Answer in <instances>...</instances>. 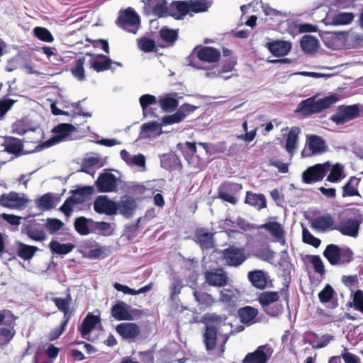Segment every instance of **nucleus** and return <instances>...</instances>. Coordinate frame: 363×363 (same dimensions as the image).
Returning <instances> with one entry per match:
<instances>
[{
    "instance_id": "f257e3e1",
    "label": "nucleus",
    "mask_w": 363,
    "mask_h": 363,
    "mask_svg": "<svg viewBox=\"0 0 363 363\" xmlns=\"http://www.w3.org/2000/svg\"><path fill=\"white\" fill-rule=\"evenodd\" d=\"M281 296L288 304L289 301L288 286L286 289H282L279 291H263L259 294L257 300L266 314L272 317H278L284 311V306L280 301Z\"/></svg>"
},
{
    "instance_id": "f03ea898",
    "label": "nucleus",
    "mask_w": 363,
    "mask_h": 363,
    "mask_svg": "<svg viewBox=\"0 0 363 363\" xmlns=\"http://www.w3.org/2000/svg\"><path fill=\"white\" fill-rule=\"evenodd\" d=\"M337 99L338 98L336 94L330 95L318 100H315V97H310L301 101L298 104L295 112L300 113L304 116H308L329 108Z\"/></svg>"
},
{
    "instance_id": "7ed1b4c3",
    "label": "nucleus",
    "mask_w": 363,
    "mask_h": 363,
    "mask_svg": "<svg viewBox=\"0 0 363 363\" xmlns=\"http://www.w3.org/2000/svg\"><path fill=\"white\" fill-rule=\"evenodd\" d=\"M323 256L331 265L348 264L353 259V254L350 249H342L335 244L327 245Z\"/></svg>"
},
{
    "instance_id": "20e7f679",
    "label": "nucleus",
    "mask_w": 363,
    "mask_h": 363,
    "mask_svg": "<svg viewBox=\"0 0 363 363\" xmlns=\"http://www.w3.org/2000/svg\"><path fill=\"white\" fill-rule=\"evenodd\" d=\"M116 23L121 28L135 34L140 23V16L133 8L128 7L119 12Z\"/></svg>"
},
{
    "instance_id": "39448f33",
    "label": "nucleus",
    "mask_w": 363,
    "mask_h": 363,
    "mask_svg": "<svg viewBox=\"0 0 363 363\" xmlns=\"http://www.w3.org/2000/svg\"><path fill=\"white\" fill-rule=\"evenodd\" d=\"M330 167V163L326 162L308 167L302 173V182L305 184H314L322 181L329 172Z\"/></svg>"
},
{
    "instance_id": "423d86ee",
    "label": "nucleus",
    "mask_w": 363,
    "mask_h": 363,
    "mask_svg": "<svg viewBox=\"0 0 363 363\" xmlns=\"http://www.w3.org/2000/svg\"><path fill=\"white\" fill-rule=\"evenodd\" d=\"M359 108L357 104L338 106L337 112L330 117V120L337 125H342L359 116Z\"/></svg>"
},
{
    "instance_id": "0eeeda50",
    "label": "nucleus",
    "mask_w": 363,
    "mask_h": 363,
    "mask_svg": "<svg viewBox=\"0 0 363 363\" xmlns=\"http://www.w3.org/2000/svg\"><path fill=\"white\" fill-rule=\"evenodd\" d=\"M242 185L236 183L224 182L218 189V197L232 205L238 203L236 194L242 189Z\"/></svg>"
},
{
    "instance_id": "6e6552de",
    "label": "nucleus",
    "mask_w": 363,
    "mask_h": 363,
    "mask_svg": "<svg viewBox=\"0 0 363 363\" xmlns=\"http://www.w3.org/2000/svg\"><path fill=\"white\" fill-rule=\"evenodd\" d=\"M222 255L226 264L231 267H238L246 259L244 249L234 245L223 250Z\"/></svg>"
},
{
    "instance_id": "1a4fd4ad",
    "label": "nucleus",
    "mask_w": 363,
    "mask_h": 363,
    "mask_svg": "<svg viewBox=\"0 0 363 363\" xmlns=\"http://www.w3.org/2000/svg\"><path fill=\"white\" fill-rule=\"evenodd\" d=\"M1 145L4 147L3 151L13 155L16 157L34 152V150H24L23 141L12 136H6Z\"/></svg>"
},
{
    "instance_id": "9d476101",
    "label": "nucleus",
    "mask_w": 363,
    "mask_h": 363,
    "mask_svg": "<svg viewBox=\"0 0 363 363\" xmlns=\"http://www.w3.org/2000/svg\"><path fill=\"white\" fill-rule=\"evenodd\" d=\"M86 56H89V67L96 72L107 71L111 68L113 60L104 54H93L86 52Z\"/></svg>"
},
{
    "instance_id": "9b49d317",
    "label": "nucleus",
    "mask_w": 363,
    "mask_h": 363,
    "mask_svg": "<svg viewBox=\"0 0 363 363\" xmlns=\"http://www.w3.org/2000/svg\"><path fill=\"white\" fill-rule=\"evenodd\" d=\"M362 220L354 218H347L336 224L335 230L339 231L345 236L357 238L359 235V230Z\"/></svg>"
},
{
    "instance_id": "f8f14e48",
    "label": "nucleus",
    "mask_w": 363,
    "mask_h": 363,
    "mask_svg": "<svg viewBox=\"0 0 363 363\" xmlns=\"http://www.w3.org/2000/svg\"><path fill=\"white\" fill-rule=\"evenodd\" d=\"M194 52L200 61L208 63H216L220 58V52L219 50L208 46H196Z\"/></svg>"
},
{
    "instance_id": "ddd939ff",
    "label": "nucleus",
    "mask_w": 363,
    "mask_h": 363,
    "mask_svg": "<svg viewBox=\"0 0 363 363\" xmlns=\"http://www.w3.org/2000/svg\"><path fill=\"white\" fill-rule=\"evenodd\" d=\"M272 349L267 345L259 346L253 352L248 353L242 360V363H267L272 353Z\"/></svg>"
},
{
    "instance_id": "4468645a",
    "label": "nucleus",
    "mask_w": 363,
    "mask_h": 363,
    "mask_svg": "<svg viewBox=\"0 0 363 363\" xmlns=\"http://www.w3.org/2000/svg\"><path fill=\"white\" fill-rule=\"evenodd\" d=\"M194 106L184 104L179 107V108L173 114L163 116L162 119V125H172L179 123L182 121L187 115L194 111Z\"/></svg>"
},
{
    "instance_id": "2eb2a0df",
    "label": "nucleus",
    "mask_w": 363,
    "mask_h": 363,
    "mask_svg": "<svg viewBox=\"0 0 363 363\" xmlns=\"http://www.w3.org/2000/svg\"><path fill=\"white\" fill-rule=\"evenodd\" d=\"M94 209L98 213L114 215L117 213V203L109 200L106 196H99L94 203Z\"/></svg>"
},
{
    "instance_id": "dca6fc26",
    "label": "nucleus",
    "mask_w": 363,
    "mask_h": 363,
    "mask_svg": "<svg viewBox=\"0 0 363 363\" xmlns=\"http://www.w3.org/2000/svg\"><path fill=\"white\" fill-rule=\"evenodd\" d=\"M96 185L99 192H112L116 190L117 178L111 173L100 174Z\"/></svg>"
},
{
    "instance_id": "f3484780",
    "label": "nucleus",
    "mask_w": 363,
    "mask_h": 363,
    "mask_svg": "<svg viewBox=\"0 0 363 363\" xmlns=\"http://www.w3.org/2000/svg\"><path fill=\"white\" fill-rule=\"evenodd\" d=\"M206 282L213 286L222 287L227 284L228 277L222 269L208 270L204 272Z\"/></svg>"
},
{
    "instance_id": "a211bd4d",
    "label": "nucleus",
    "mask_w": 363,
    "mask_h": 363,
    "mask_svg": "<svg viewBox=\"0 0 363 363\" xmlns=\"http://www.w3.org/2000/svg\"><path fill=\"white\" fill-rule=\"evenodd\" d=\"M116 331L125 340H133L140 334L139 325L135 323H121L116 325Z\"/></svg>"
},
{
    "instance_id": "6ab92c4d",
    "label": "nucleus",
    "mask_w": 363,
    "mask_h": 363,
    "mask_svg": "<svg viewBox=\"0 0 363 363\" xmlns=\"http://www.w3.org/2000/svg\"><path fill=\"white\" fill-rule=\"evenodd\" d=\"M28 200L15 191L4 194L0 196V204L7 208H20L26 206Z\"/></svg>"
},
{
    "instance_id": "aec40b11",
    "label": "nucleus",
    "mask_w": 363,
    "mask_h": 363,
    "mask_svg": "<svg viewBox=\"0 0 363 363\" xmlns=\"http://www.w3.org/2000/svg\"><path fill=\"white\" fill-rule=\"evenodd\" d=\"M311 228L321 232L334 230L336 228L333 218L327 213L313 218L311 224Z\"/></svg>"
},
{
    "instance_id": "412c9836",
    "label": "nucleus",
    "mask_w": 363,
    "mask_h": 363,
    "mask_svg": "<svg viewBox=\"0 0 363 363\" xmlns=\"http://www.w3.org/2000/svg\"><path fill=\"white\" fill-rule=\"evenodd\" d=\"M189 11L191 9L188 1H172L169 7V16L176 20L182 19Z\"/></svg>"
},
{
    "instance_id": "4be33fe9",
    "label": "nucleus",
    "mask_w": 363,
    "mask_h": 363,
    "mask_svg": "<svg viewBox=\"0 0 363 363\" xmlns=\"http://www.w3.org/2000/svg\"><path fill=\"white\" fill-rule=\"evenodd\" d=\"M213 235L214 233L203 228H198L195 232L196 241L203 250H210L215 247Z\"/></svg>"
},
{
    "instance_id": "5701e85b",
    "label": "nucleus",
    "mask_w": 363,
    "mask_h": 363,
    "mask_svg": "<svg viewBox=\"0 0 363 363\" xmlns=\"http://www.w3.org/2000/svg\"><path fill=\"white\" fill-rule=\"evenodd\" d=\"M318 298L322 303H329L328 308L330 309H335L338 306L337 294L329 284L318 293Z\"/></svg>"
},
{
    "instance_id": "b1692460",
    "label": "nucleus",
    "mask_w": 363,
    "mask_h": 363,
    "mask_svg": "<svg viewBox=\"0 0 363 363\" xmlns=\"http://www.w3.org/2000/svg\"><path fill=\"white\" fill-rule=\"evenodd\" d=\"M51 301L55 303L57 309L63 313V319L69 320L74 314L73 309L70 308L72 302L71 295L69 294L65 298L53 297Z\"/></svg>"
},
{
    "instance_id": "393cba45",
    "label": "nucleus",
    "mask_w": 363,
    "mask_h": 363,
    "mask_svg": "<svg viewBox=\"0 0 363 363\" xmlns=\"http://www.w3.org/2000/svg\"><path fill=\"white\" fill-rule=\"evenodd\" d=\"M137 207L135 200L130 196L125 195L121 197L120 201L117 203V211L125 218H130L135 212Z\"/></svg>"
},
{
    "instance_id": "a878e982",
    "label": "nucleus",
    "mask_w": 363,
    "mask_h": 363,
    "mask_svg": "<svg viewBox=\"0 0 363 363\" xmlns=\"http://www.w3.org/2000/svg\"><path fill=\"white\" fill-rule=\"evenodd\" d=\"M101 323V318L99 315H95L89 313L84 318L82 325L79 328V331L82 337L86 340H89V335L92 330L96 325Z\"/></svg>"
},
{
    "instance_id": "bb28decb",
    "label": "nucleus",
    "mask_w": 363,
    "mask_h": 363,
    "mask_svg": "<svg viewBox=\"0 0 363 363\" xmlns=\"http://www.w3.org/2000/svg\"><path fill=\"white\" fill-rule=\"evenodd\" d=\"M218 330L213 325H206L203 334V342L207 351H212L216 347Z\"/></svg>"
},
{
    "instance_id": "cd10ccee",
    "label": "nucleus",
    "mask_w": 363,
    "mask_h": 363,
    "mask_svg": "<svg viewBox=\"0 0 363 363\" xmlns=\"http://www.w3.org/2000/svg\"><path fill=\"white\" fill-rule=\"evenodd\" d=\"M247 278L252 285L258 289L263 290L267 286V274L262 270L257 269L249 272Z\"/></svg>"
},
{
    "instance_id": "c85d7f7f",
    "label": "nucleus",
    "mask_w": 363,
    "mask_h": 363,
    "mask_svg": "<svg viewBox=\"0 0 363 363\" xmlns=\"http://www.w3.org/2000/svg\"><path fill=\"white\" fill-rule=\"evenodd\" d=\"M111 316L116 320H133V315L128 311L127 305L123 302L112 306L111 308Z\"/></svg>"
},
{
    "instance_id": "c756f323",
    "label": "nucleus",
    "mask_w": 363,
    "mask_h": 363,
    "mask_svg": "<svg viewBox=\"0 0 363 363\" xmlns=\"http://www.w3.org/2000/svg\"><path fill=\"white\" fill-rule=\"evenodd\" d=\"M268 50L277 57L286 55L291 49V44L287 41L275 40L267 44Z\"/></svg>"
},
{
    "instance_id": "7c9ffc66",
    "label": "nucleus",
    "mask_w": 363,
    "mask_h": 363,
    "mask_svg": "<svg viewBox=\"0 0 363 363\" xmlns=\"http://www.w3.org/2000/svg\"><path fill=\"white\" fill-rule=\"evenodd\" d=\"M245 203L258 211L267 207L265 196L262 194H256L250 191L246 192Z\"/></svg>"
},
{
    "instance_id": "2f4dec72",
    "label": "nucleus",
    "mask_w": 363,
    "mask_h": 363,
    "mask_svg": "<svg viewBox=\"0 0 363 363\" xmlns=\"http://www.w3.org/2000/svg\"><path fill=\"white\" fill-rule=\"evenodd\" d=\"M160 39L162 41V45H159L161 48L172 46L178 38V30L171 29L168 27H162L160 31Z\"/></svg>"
},
{
    "instance_id": "473e14b6",
    "label": "nucleus",
    "mask_w": 363,
    "mask_h": 363,
    "mask_svg": "<svg viewBox=\"0 0 363 363\" xmlns=\"http://www.w3.org/2000/svg\"><path fill=\"white\" fill-rule=\"evenodd\" d=\"M260 228L265 229L278 242L284 241V230L282 225L277 221H269L262 224Z\"/></svg>"
},
{
    "instance_id": "72a5a7b5",
    "label": "nucleus",
    "mask_w": 363,
    "mask_h": 363,
    "mask_svg": "<svg viewBox=\"0 0 363 363\" xmlns=\"http://www.w3.org/2000/svg\"><path fill=\"white\" fill-rule=\"evenodd\" d=\"M193 295L201 310L210 308L216 303L214 298L206 291L195 289L193 292Z\"/></svg>"
},
{
    "instance_id": "f704fd0d",
    "label": "nucleus",
    "mask_w": 363,
    "mask_h": 363,
    "mask_svg": "<svg viewBox=\"0 0 363 363\" xmlns=\"http://www.w3.org/2000/svg\"><path fill=\"white\" fill-rule=\"evenodd\" d=\"M94 188L86 186L72 191V195L69 197L72 199V201L76 204H81L89 199V196L93 194Z\"/></svg>"
},
{
    "instance_id": "c9c22d12",
    "label": "nucleus",
    "mask_w": 363,
    "mask_h": 363,
    "mask_svg": "<svg viewBox=\"0 0 363 363\" xmlns=\"http://www.w3.org/2000/svg\"><path fill=\"white\" fill-rule=\"evenodd\" d=\"M15 326L16 322H11L0 327V347L7 345L12 340L16 333Z\"/></svg>"
},
{
    "instance_id": "e433bc0d",
    "label": "nucleus",
    "mask_w": 363,
    "mask_h": 363,
    "mask_svg": "<svg viewBox=\"0 0 363 363\" xmlns=\"http://www.w3.org/2000/svg\"><path fill=\"white\" fill-rule=\"evenodd\" d=\"M162 123L156 121L143 123L141 125V135L144 138H151L160 135L162 133Z\"/></svg>"
},
{
    "instance_id": "4c0bfd02",
    "label": "nucleus",
    "mask_w": 363,
    "mask_h": 363,
    "mask_svg": "<svg viewBox=\"0 0 363 363\" xmlns=\"http://www.w3.org/2000/svg\"><path fill=\"white\" fill-rule=\"evenodd\" d=\"M92 219H89L84 216L78 217L74 223V229L79 235H86L92 233Z\"/></svg>"
},
{
    "instance_id": "58836bf2",
    "label": "nucleus",
    "mask_w": 363,
    "mask_h": 363,
    "mask_svg": "<svg viewBox=\"0 0 363 363\" xmlns=\"http://www.w3.org/2000/svg\"><path fill=\"white\" fill-rule=\"evenodd\" d=\"M26 233L29 238L35 241H43L46 238L44 228L39 223H34L27 226Z\"/></svg>"
},
{
    "instance_id": "ea45409f",
    "label": "nucleus",
    "mask_w": 363,
    "mask_h": 363,
    "mask_svg": "<svg viewBox=\"0 0 363 363\" xmlns=\"http://www.w3.org/2000/svg\"><path fill=\"white\" fill-rule=\"evenodd\" d=\"M258 315V310L252 306H245L238 311V316L240 322L244 324L253 323L254 319Z\"/></svg>"
},
{
    "instance_id": "a19ab883",
    "label": "nucleus",
    "mask_w": 363,
    "mask_h": 363,
    "mask_svg": "<svg viewBox=\"0 0 363 363\" xmlns=\"http://www.w3.org/2000/svg\"><path fill=\"white\" fill-rule=\"evenodd\" d=\"M308 147L313 155L320 154L326 150L325 141L318 135H311L308 138Z\"/></svg>"
},
{
    "instance_id": "79ce46f5",
    "label": "nucleus",
    "mask_w": 363,
    "mask_h": 363,
    "mask_svg": "<svg viewBox=\"0 0 363 363\" xmlns=\"http://www.w3.org/2000/svg\"><path fill=\"white\" fill-rule=\"evenodd\" d=\"M318 41L315 37L305 35L302 37L300 45L301 49L306 53H313L318 48Z\"/></svg>"
},
{
    "instance_id": "37998d69",
    "label": "nucleus",
    "mask_w": 363,
    "mask_h": 363,
    "mask_svg": "<svg viewBox=\"0 0 363 363\" xmlns=\"http://www.w3.org/2000/svg\"><path fill=\"white\" fill-rule=\"evenodd\" d=\"M49 247L53 254L67 255L72 251L74 245L69 242L61 244L57 240H52L49 244Z\"/></svg>"
},
{
    "instance_id": "c03bdc74",
    "label": "nucleus",
    "mask_w": 363,
    "mask_h": 363,
    "mask_svg": "<svg viewBox=\"0 0 363 363\" xmlns=\"http://www.w3.org/2000/svg\"><path fill=\"white\" fill-rule=\"evenodd\" d=\"M360 179L352 177L346 184L342 187V197L359 196L357 186Z\"/></svg>"
},
{
    "instance_id": "a18cd8bd",
    "label": "nucleus",
    "mask_w": 363,
    "mask_h": 363,
    "mask_svg": "<svg viewBox=\"0 0 363 363\" xmlns=\"http://www.w3.org/2000/svg\"><path fill=\"white\" fill-rule=\"evenodd\" d=\"M34 129L30 127V125L26 118H22L20 120H17L11 125V132L20 135H24L28 131Z\"/></svg>"
},
{
    "instance_id": "49530a36",
    "label": "nucleus",
    "mask_w": 363,
    "mask_h": 363,
    "mask_svg": "<svg viewBox=\"0 0 363 363\" xmlns=\"http://www.w3.org/2000/svg\"><path fill=\"white\" fill-rule=\"evenodd\" d=\"M76 130V128L69 123H60L52 129V133L57 134L59 139L62 141L67 137L70 135V133Z\"/></svg>"
},
{
    "instance_id": "de8ad7c7",
    "label": "nucleus",
    "mask_w": 363,
    "mask_h": 363,
    "mask_svg": "<svg viewBox=\"0 0 363 363\" xmlns=\"http://www.w3.org/2000/svg\"><path fill=\"white\" fill-rule=\"evenodd\" d=\"M160 107L164 111H172L177 108L179 105L178 100L172 97L171 94H166L159 99Z\"/></svg>"
},
{
    "instance_id": "09e8293b",
    "label": "nucleus",
    "mask_w": 363,
    "mask_h": 363,
    "mask_svg": "<svg viewBox=\"0 0 363 363\" xmlns=\"http://www.w3.org/2000/svg\"><path fill=\"white\" fill-rule=\"evenodd\" d=\"M354 18V15L351 12H340L333 16L332 18V24L335 26L350 24Z\"/></svg>"
},
{
    "instance_id": "8fccbe9b",
    "label": "nucleus",
    "mask_w": 363,
    "mask_h": 363,
    "mask_svg": "<svg viewBox=\"0 0 363 363\" xmlns=\"http://www.w3.org/2000/svg\"><path fill=\"white\" fill-rule=\"evenodd\" d=\"M38 250L39 248L36 246L21 243L17 255L23 259L28 260L31 259Z\"/></svg>"
},
{
    "instance_id": "3c124183",
    "label": "nucleus",
    "mask_w": 363,
    "mask_h": 363,
    "mask_svg": "<svg viewBox=\"0 0 363 363\" xmlns=\"http://www.w3.org/2000/svg\"><path fill=\"white\" fill-rule=\"evenodd\" d=\"M139 49L145 52H157L155 41L147 37H143L137 40Z\"/></svg>"
},
{
    "instance_id": "603ef678",
    "label": "nucleus",
    "mask_w": 363,
    "mask_h": 363,
    "mask_svg": "<svg viewBox=\"0 0 363 363\" xmlns=\"http://www.w3.org/2000/svg\"><path fill=\"white\" fill-rule=\"evenodd\" d=\"M211 0H190L189 5L191 11L194 13H201L206 11L211 6Z\"/></svg>"
},
{
    "instance_id": "864d4df0",
    "label": "nucleus",
    "mask_w": 363,
    "mask_h": 363,
    "mask_svg": "<svg viewBox=\"0 0 363 363\" xmlns=\"http://www.w3.org/2000/svg\"><path fill=\"white\" fill-rule=\"evenodd\" d=\"M84 62L85 57H80L76 60L74 65L70 69L72 75L80 81L85 79L84 69Z\"/></svg>"
},
{
    "instance_id": "5fc2aeb1",
    "label": "nucleus",
    "mask_w": 363,
    "mask_h": 363,
    "mask_svg": "<svg viewBox=\"0 0 363 363\" xmlns=\"http://www.w3.org/2000/svg\"><path fill=\"white\" fill-rule=\"evenodd\" d=\"M330 173L327 177V181L332 183L338 182L343 177V167L337 163L330 168Z\"/></svg>"
},
{
    "instance_id": "6e6d98bb",
    "label": "nucleus",
    "mask_w": 363,
    "mask_h": 363,
    "mask_svg": "<svg viewBox=\"0 0 363 363\" xmlns=\"http://www.w3.org/2000/svg\"><path fill=\"white\" fill-rule=\"evenodd\" d=\"M298 128H292L286 138V149L289 152H292L296 147V143L298 135Z\"/></svg>"
},
{
    "instance_id": "4d7b16f0",
    "label": "nucleus",
    "mask_w": 363,
    "mask_h": 363,
    "mask_svg": "<svg viewBox=\"0 0 363 363\" xmlns=\"http://www.w3.org/2000/svg\"><path fill=\"white\" fill-rule=\"evenodd\" d=\"M350 307L363 314V291L357 289L353 294L352 301L349 303Z\"/></svg>"
},
{
    "instance_id": "13d9d810",
    "label": "nucleus",
    "mask_w": 363,
    "mask_h": 363,
    "mask_svg": "<svg viewBox=\"0 0 363 363\" xmlns=\"http://www.w3.org/2000/svg\"><path fill=\"white\" fill-rule=\"evenodd\" d=\"M139 101L142 107L144 116H147L148 114V106L156 104L157 98L151 94H144L140 97Z\"/></svg>"
},
{
    "instance_id": "bf43d9fd",
    "label": "nucleus",
    "mask_w": 363,
    "mask_h": 363,
    "mask_svg": "<svg viewBox=\"0 0 363 363\" xmlns=\"http://www.w3.org/2000/svg\"><path fill=\"white\" fill-rule=\"evenodd\" d=\"M306 258L313 265L315 272L321 276L325 274V267L320 257L318 255H307Z\"/></svg>"
},
{
    "instance_id": "052dcab7",
    "label": "nucleus",
    "mask_w": 363,
    "mask_h": 363,
    "mask_svg": "<svg viewBox=\"0 0 363 363\" xmlns=\"http://www.w3.org/2000/svg\"><path fill=\"white\" fill-rule=\"evenodd\" d=\"M38 206L43 210H49L54 208L53 196L50 193H47L43 195L37 201Z\"/></svg>"
},
{
    "instance_id": "680f3d73",
    "label": "nucleus",
    "mask_w": 363,
    "mask_h": 363,
    "mask_svg": "<svg viewBox=\"0 0 363 363\" xmlns=\"http://www.w3.org/2000/svg\"><path fill=\"white\" fill-rule=\"evenodd\" d=\"M34 34L39 40L44 42L51 43L54 40L51 33L43 27H35L34 28Z\"/></svg>"
},
{
    "instance_id": "e2e57ef3",
    "label": "nucleus",
    "mask_w": 363,
    "mask_h": 363,
    "mask_svg": "<svg viewBox=\"0 0 363 363\" xmlns=\"http://www.w3.org/2000/svg\"><path fill=\"white\" fill-rule=\"evenodd\" d=\"M302 239L304 243L312 245L316 248L320 245V240L313 236L306 228L303 229Z\"/></svg>"
},
{
    "instance_id": "0e129e2a",
    "label": "nucleus",
    "mask_w": 363,
    "mask_h": 363,
    "mask_svg": "<svg viewBox=\"0 0 363 363\" xmlns=\"http://www.w3.org/2000/svg\"><path fill=\"white\" fill-rule=\"evenodd\" d=\"M151 1L156 2L152 9V12L155 15L159 17L169 16V8L166 6L165 2H157V0H149V2ZM150 4L148 3V4Z\"/></svg>"
},
{
    "instance_id": "69168bd1",
    "label": "nucleus",
    "mask_w": 363,
    "mask_h": 363,
    "mask_svg": "<svg viewBox=\"0 0 363 363\" xmlns=\"http://www.w3.org/2000/svg\"><path fill=\"white\" fill-rule=\"evenodd\" d=\"M69 320L63 319L60 325L52 329L49 333V340L54 341L60 337V336L64 333L67 325H68Z\"/></svg>"
},
{
    "instance_id": "338daca9",
    "label": "nucleus",
    "mask_w": 363,
    "mask_h": 363,
    "mask_svg": "<svg viewBox=\"0 0 363 363\" xmlns=\"http://www.w3.org/2000/svg\"><path fill=\"white\" fill-rule=\"evenodd\" d=\"M69 320L63 319L60 325L52 329L49 333V340L54 341L60 337V336L64 333L67 325H68Z\"/></svg>"
},
{
    "instance_id": "774afa93",
    "label": "nucleus",
    "mask_w": 363,
    "mask_h": 363,
    "mask_svg": "<svg viewBox=\"0 0 363 363\" xmlns=\"http://www.w3.org/2000/svg\"><path fill=\"white\" fill-rule=\"evenodd\" d=\"M16 100L3 97L0 99V119L3 118L6 113L12 108Z\"/></svg>"
}]
</instances>
